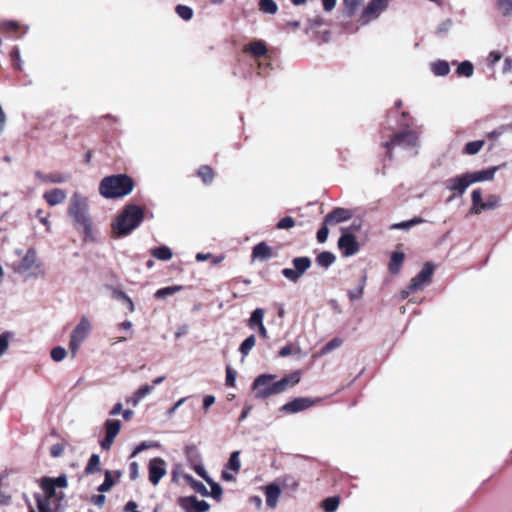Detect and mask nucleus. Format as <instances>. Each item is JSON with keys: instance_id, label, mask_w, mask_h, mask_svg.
<instances>
[{"instance_id": "obj_54", "label": "nucleus", "mask_w": 512, "mask_h": 512, "mask_svg": "<svg viewBox=\"0 0 512 512\" xmlns=\"http://www.w3.org/2000/svg\"><path fill=\"white\" fill-rule=\"evenodd\" d=\"M19 29V23L12 20L2 21L0 23V31H17Z\"/></svg>"}, {"instance_id": "obj_30", "label": "nucleus", "mask_w": 512, "mask_h": 512, "mask_svg": "<svg viewBox=\"0 0 512 512\" xmlns=\"http://www.w3.org/2000/svg\"><path fill=\"white\" fill-rule=\"evenodd\" d=\"M121 429V423L119 420L108 419L105 422L106 436L116 438Z\"/></svg>"}, {"instance_id": "obj_63", "label": "nucleus", "mask_w": 512, "mask_h": 512, "mask_svg": "<svg viewBox=\"0 0 512 512\" xmlns=\"http://www.w3.org/2000/svg\"><path fill=\"white\" fill-rule=\"evenodd\" d=\"M235 379H236L235 372H233V370L230 367H227V369H226V384L231 387L234 386Z\"/></svg>"}, {"instance_id": "obj_49", "label": "nucleus", "mask_w": 512, "mask_h": 512, "mask_svg": "<svg viewBox=\"0 0 512 512\" xmlns=\"http://www.w3.org/2000/svg\"><path fill=\"white\" fill-rule=\"evenodd\" d=\"M176 12H177L178 16L185 21H188V20L192 19V17H193L192 8H190L189 6H186V5H178L176 7Z\"/></svg>"}, {"instance_id": "obj_48", "label": "nucleus", "mask_w": 512, "mask_h": 512, "mask_svg": "<svg viewBox=\"0 0 512 512\" xmlns=\"http://www.w3.org/2000/svg\"><path fill=\"white\" fill-rule=\"evenodd\" d=\"M339 506V499L337 497H330L323 501L322 507L325 512H335Z\"/></svg>"}, {"instance_id": "obj_43", "label": "nucleus", "mask_w": 512, "mask_h": 512, "mask_svg": "<svg viewBox=\"0 0 512 512\" xmlns=\"http://www.w3.org/2000/svg\"><path fill=\"white\" fill-rule=\"evenodd\" d=\"M457 73L461 76L471 77L474 73L473 64L470 61H463L457 67Z\"/></svg>"}, {"instance_id": "obj_31", "label": "nucleus", "mask_w": 512, "mask_h": 512, "mask_svg": "<svg viewBox=\"0 0 512 512\" xmlns=\"http://www.w3.org/2000/svg\"><path fill=\"white\" fill-rule=\"evenodd\" d=\"M404 261V254L402 252H394L391 256L389 269L391 273L396 274L399 272L400 267Z\"/></svg>"}, {"instance_id": "obj_1", "label": "nucleus", "mask_w": 512, "mask_h": 512, "mask_svg": "<svg viewBox=\"0 0 512 512\" xmlns=\"http://www.w3.org/2000/svg\"><path fill=\"white\" fill-rule=\"evenodd\" d=\"M299 381L300 373L297 371L284 376L280 380H276V376L272 374H261L254 379L252 389L256 398L265 399L284 392L288 387L296 385Z\"/></svg>"}, {"instance_id": "obj_7", "label": "nucleus", "mask_w": 512, "mask_h": 512, "mask_svg": "<svg viewBox=\"0 0 512 512\" xmlns=\"http://www.w3.org/2000/svg\"><path fill=\"white\" fill-rule=\"evenodd\" d=\"M88 199L79 192L72 194L69 200L68 215L77 225L90 218Z\"/></svg>"}, {"instance_id": "obj_2", "label": "nucleus", "mask_w": 512, "mask_h": 512, "mask_svg": "<svg viewBox=\"0 0 512 512\" xmlns=\"http://www.w3.org/2000/svg\"><path fill=\"white\" fill-rule=\"evenodd\" d=\"M133 179L126 174L104 177L99 184V194L105 199H117L129 195L134 189Z\"/></svg>"}, {"instance_id": "obj_52", "label": "nucleus", "mask_w": 512, "mask_h": 512, "mask_svg": "<svg viewBox=\"0 0 512 512\" xmlns=\"http://www.w3.org/2000/svg\"><path fill=\"white\" fill-rule=\"evenodd\" d=\"M66 355H67L66 350L61 346L54 347L51 350V358L55 362H61L66 357Z\"/></svg>"}, {"instance_id": "obj_51", "label": "nucleus", "mask_w": 512, "mask_h": 512, "mask_svg": "<svg viewBox=\"0 0 512 512\" xmlns=\"http://www.w3.org/2000/svg\"><path fill=\"white\" fill-rule=\"evenodd\" d=\"M282 485L285 489L296 491L299 487L298 481L292 476H285L282 479Z\"/></svg>"}, {"instance_id": "obj_42", "label": "nucleus", "mask_w": 512, "mask_h": 512, "mask_svg": "<svg viewBox=\"0 0 512 512\" xmlns=\"http://www.w3.org/2000/svg\"><path fill=\"white\" fill-rule=\"evenodd\" d=\"M496 5L503 16H512V0H497Z\"/></svg>"}, {"instance_id": "obj_60", "label": "nucleus", "mask_w": 512, "mask_h": 512, "mask_svg": "<svg viewBox=\"0 0 512 512\" xmlns=\"http://www.w3.org/2000/svg\"><path fill=\"white\" fill-rule=\"evenodd\" d=\"M207 483L210 484L211 486V496L214 498H219L222 494L221 486L218 483L214 482L212 479L211 482Z\"/></svg>"}, {"instance_id": "obj_53", "label": "nucleus", "mask_w": 512, "mask_h": 512, "mask_svg": "<svg viewBox=\"0 0 512 512\" xmlns=\"http://www.w3.org/2000/svg\"><path fill=\"white\" fill-rule=\"evenodd\" d=\"M295 226V221L292 217L286 216L282 218L276 225L277 229L284 230V229H291Z\"/></svg>"}, {"instance_id": "obj_22", "label": "nucleus", "mask_w": 512, "mask_h": 512, "mask_svg": "<svg viewBox=\"0 0 512 512\" xmlns=\"http://www.w3.org/2000/svg\"><path fill=\"white\" fill-rule=\"evenodd\" d=\"M472 199V207L470 212L473 214H480L484 211V208H481V204H484L482 201V192L480 189H474L471 193Z\"/></svg>"}, {"instance_id": "obj_29", "label": "nucleus", "mask_w": 512, "mask_h": 512, "mask_svg": "<svg viewBox=\"0 0 512 512\" xmlns=\"http://www.w3.org/2000/svg\"><path fill=\"white\" fill-rule=\"evenodd\" d=\"M198 176L202 179L204 184H211L214 180V171L208 165L201 166L197 171Z\"/></svg>"}, {"instance_id": "obj_4", "label": "nucleus", "mask_w": 512, "mask_h": 512, "mask_svg": "<svg viewBox=\"0 0 512 512\" xmlns=\"http://www.w3.org/2000/svg\"><path fill=\"white\" fill-rule=\"evenodd\" d=\"M388 156L392 155V150L401 148L412 154L417 152L419 147V139L416 132L412 130H404L394 134L390 141L384 143Z\"/></svg>"}, {"instance_id": "obj_45", "label": "nucleus", "mask_w": 512, "mask_h": 512, "mask_svg": "<svg viewBox=\"0 0 512 512\" xmlns=\"http://www.w3.org/2000/svg\"><path fill=\"white\" fill-rule=\"evenodd\" d=\"M115 484V481L113 480L112 473L107 470L105 472V479L103 483L98 487V491L101 493L108 492Z\"/></svg>"}, {"instance_id": "obj_41", "label": "nucleus", "mask_w": 512, "mask_h": 512, "mask_svg": "<svg viewBox=\"0 0 512 512\" xmlns=\"http://www.w3.org/2000/svg\"><path fill=\"white\" fill-rule=\"evenodd\" d=\"M484 144L485 142L483 140L468 142L464 147V153L475 155L483 148Z\"/></svg>"}, {"instance_id": "obj_62", "label": "nucleus", "mask_w": 512, "mask_h": 512, "mask_svg": "<svg viewBox=\"0 0 512 512\" xmlns=\"http://www.w3.org/2000/svg\"><path fill=\"white\" fill-rule=\"evenodd\" d=\"M9 346L8 335L1 334L0 335V357L6 352Z\"/></svg>"}, {"instance_id": "obj_17", "label": "nucleus", "mask_w": 512, "mask_h": 512, "mask_svg": "<svg viewBox=\"0 0 512 512\" xmlns=\"http://www.w3.org/2000/svg\"><path fill=\"white\" fill-rule=\"evenodd\" d=\"M272 257L271 247L266 242H260L252 249V259L266 261Z\"/></svg>"}, {"instance_id": "obj_36", "label": "nucleus", "mask_w": 512, "mask_h": 512, "mask_svg": "<svg viewBox=\"0 0 512 512\" xmlns=\"http://www.w3.org/2000/svg\"><path fill=\"white\" fill-rule=\"evenodd\" d=\"M226 468L232 470L235 473L239 472V470L241 468L240 452L239 451H234L231 453L230 458L227 462Z\"/></svg>"}, {"instance_id": "obj_47", "label": "nucleus", "mask_w": 512, "mask_h": 512, "mask_svg": "<svg viewBox=\"0 0 512 512\" xmlns=\"http://www.w3.org/2000/svg\"><path fill=\"white\" fill-rule=\"evenodd\" d=\"M99 466H100V457L97 454H93V455H91V457L88 461V464L85 468V472L87 474H91L95 471H98L100 469Z\"/></svg>"}, {"instance_id": "obj_37", "label": "nucleus", "mask_w": 512, "mask_h": 512, "mask_svg": "<svg viewBox=\"0 0 512 512\" xmlns=\"http://www.w3.org/2000/svg\"><path fill=\"white\" fill-rule=\"evenodd\" d=\"M68 180L69 175L63 173L48 174V176H43L44 183L61 184L67 182Z\"/></svg>"}, {"instance_id": "obj_20", "label": "nucleus", "mask_w": 512, "mask_h": 512, "mask_svg": "<svg viewBox=\"0 0 512 512\" xmlns=\"http://www.w3.org/2000/svg\"><path fill=\"white\" fill-rule=\"evenodd\" d=\"M43 198L49 205L55 206L62 203L66 199V193L62 189L55 188L46 191L43 194Z\"/></svg>"}, {"instance_id": "obj_59", "label": "nucleus", "mask_w": 512, "mask_h": 512, "mask_svg": "<svg viewBox=\"0 0 512 512\" xmlns=\"http://www.w3.org/2000/svg\"><path fill=\"white\" fill-rule=\"evenodd\" d=\"M153 391V386H150L148 384L142 385L137 391H135L139 398L142 400L146 396L150 395Z\"/></svg>"}, {"instance_id": "obj_9", "label": "nucleus", "mask_w": 512, "mask_h": 512, "mask_svg": "<svg viewBox=\"0 0 512 512\" xmlns=\"http://www.w3.org/2000/svg\"><path fill=\"white\" fill-rule=\"evenodd\" d=\"M294 269L284 268L282 274L292 282H297L299 278L310 268L311 260L308 257H296L292 260Z\"/></svg>"}, {"instance_id": "obj_11", "label": "nucleus", "mask_w": 512, "mask_h": 512, "mask_svg": "<svg viewBox=\"0 0 512 512\" xmlns=\"http://www.w3.org/2000/svg\"><path fill=\"white\" fill-rule=\"evenodd\" d=\"M149 481L154 485H158L163 476L166 475V462L159 458H153L148 464Z\"/></svg>"}, {"instance_id": "obj_55", "label": "nucleus", "mask_w": 512, "mask_h": 512, "mask_svg": "<svg viewBox=\"0 0 512 512\" xmlns=\"http://www.w3.org/2000/svg\"><path fill=\"white\" fill-rule=\"evenodd\" d=\"M499 201L500 199L498 196L490 195L484 204H481V208H484V210L494 209L498 206Z\"/></svg>"}, {"instance_id": "obj_19", "label": "nucleus", "mask_w": 512, "mask_h": 512, "mask_svg": "<svg viewBox=\"0 0 512 512\" xmlns=\"http://www.w3.org/2000/svg\"><path fill=\"white\" fill-rule=\"evenodd\" d=\"M281 494V489L277 484H269L265 487V495H266V504L270 508H275L279 497Z\"/></svg>"}, {"instance_id": "obj_6", "label": "nucleus", "mask_w": 512, "mask_h": 512, "mask_svg": "<svg viewBox=\"0 0 512 512\" xmlns=\"http://www.w3.org/2000/svg\"><path fill=\"white\" fill-rule=\"evenodd\" d=\"M18 271L27 277L40 278L45 275L43 263L38 259L35 249H29L19 263Z\"/></svg>"}, {"instance_id": "obj_13", "label": "nucleus", "mask_w": 512, "mask_h": 512, "mask_svg": "<svg viewBox=\"0 0 512 512\" xmlns=\"http://www.w3.org/2000/svg\"><path fill=\"white\" fill-rule=\"evenodd\" d=\"M445 187L450 190L457 192L459 195L465 193L466 189L472 185L468 173L447 179L444 183Z\"/></svg>"}, {"instance_id": "obj_16", "label": "nucleus", "mask_w": 512, "mask_h": 512, "mask_svg": "<svg viewBox=\"0 0 512 512\" xmlns=\"http://www.w3.org/2000/svg\"><path fill=\"white\" fill-rule=\"evenodd\" d=\"M352 217V212L345 208H336L328 213L324 220L326 225H336L348 221Z\"/></svg>"}, {"instance_id": "obj_64", "label": "nucleus", "mask_w": 512, "mask_h": 512, "mask_svg": "<svg viewBox=\"0 0 512 512\" xmlns=\"http://www.w3.org/2000/svg\"><path fill=\"white\" fill-rule=\"evenodd\" d=\"M502 72H503L504 74H508V73H511V72H512V58H510V57H506V58L504 59Z\"/></svg>"}, {"instance_id": "obj_46", "label": "nucleus", "mask_w": 512, "mask_h": 512, "mask_svg": "<svg viewBox=\"0 0 512 512\" xmlns=\"http://www.w3.org/2000/svg\"><path fill=\"white\" fill-rule=\"evenodd\" d=\"M342 344L343 340L341 338H333L321 349V354L326 355L332 352L333 350L339 348Z\"/></svg>"}, {"instance_id": "obj_28", "label": "nucleus", "mask_w": 512, "mask_h": 512, "mask_svg": "<svg viewBox=\"0 0 512 512\" xmlns=\"http://www.w3.org/2000/svg\"><path fill=\"white\" fill-rule=\"evenodd\" d=\"M424 221L425 220L423 218H421V217H415V218H413L411 220H408V221L394 223V224H392L391 229H394V230H409L412 227H414L415 225L423 223Z\"/></svg>"}, {"instance_id": "obj_32", "label": "nucleus", "mask_w": 512, "mask_h": 512, "mask_svg": "<svg viewBox=\"0 0 512 512\" xmlns=\"http://www.w3.org/2000/svg\"><path fill=\"white\" fill-rule=\"evenodd\" d=\"M365 284H366V276H363L361 278L359 284L355 288L348 291V296H349L350 300L355 301V300L360 299L363 296Z\"/></svg>"}, {"instance_id": "obj_18", "label": "nucleus", "mask_w": 512, "mask_h": 512, "mask_svg": "<svg viewBox=\"0 0 512 512\" xmlns=\"http://www.w3.org/2000/svg\"><path fill=\"white\" fill-rule=\"evenodd\" d=\"M496 170H497L496 167H491V168L480 170V171L468 172V175H469L471 183L474 184L477 182L492 180L495 176Z\"/></svg>"}, {"instance_id": "obj_50", "label": "nucleus", "mask_w": 512, "mask_h": 512, "mask_svg": "<svg viewBox=\"0 0 512 512\" xmlns=\"http://www.w3.org/2000/svg\"><path fill=\"white\" fill-rule=\"evenodd\" d=\"M10 56L13 60V67L17 70H22L23 67V61L20 55V50L18 47H14L11 50Z\"/></svg>"}, {"instance_id": "obj_33", "label": "nucleus", "mask_w": 512, "mask_h": 512, "mask_svg": "<svg viewBox=\"0 0 512 512\" xmlns=\"http://www.w3.org/2000/svg\"><path fill=\"white\" fill-rule=\"evenodd\" d=\"M316 262L319 266L328 268L335 262V256L330 252L324 251L317 256Z\"/></svg>"}, {"instance_id": "obj_24", "label": "nucleus", "mask_w": 512, "mask_h": 512, "mask_svg": "<svg viewBox=\"0 0 512 512\" xmlns=\"http://www.w3.org/2000/svg\"><path fill=\"white\" fill-rule=\"evenodd\" d=\"M41 488L45 492V495L43 496V498L52 500L55 496H57L56 491H55L56 487L52 483V478L43 477L41 479Z\"/></svg>"}, {"instance_id": "obj_27", "label": "nucleus", "mask_w": 512, "mask_h": 512, "mask_svg": "<svg viewBox=\"0 0 512 512\" xmlns=\"http://www.w3.org/2000/svg\"><path fill=\"white\" fill-rule=\"evenodd\" d=\"M184 479L193 488L195 492L199 493L202 496L209 495L206 486L202 482L195 480L191 475H184Z\"/></svg>"}, {"instance_id": "obj_34", "label": "nucleus", "mask_w": 512, "mask_h": 512, "mask_svg": "<svg viewBox=\"0 0 512 512\" xmlns=\"http://www.w3.org/2000/svg\"><path fill=\"white\" fill-rule=\"evenodd\" d=\"M181 290H182V286H180V285L164 287V288H161L156 291L155 297L157 299H166L167 297H169Z\"/></svg>"}, {"instance_id": "obj_56", "label": "nucleus", "mask_w": 512, "mask_h": 512, "mask_svg": "<svg viewBox=\"0 0 512 512\" xmlns=\"http://www.w3.org/2000/svg\"><path fill=\"white\" fill-rule=\"evenodd\" d=\"M158 446L157 443L155 442H148V441H144L142 443H140L132 452L131 454V457H135L137 456L139 453H141L142 451L146 450V449H149V448H152V447H156Z\"/></svg>"}, {"instance_id": "obj_25", "label": "nucleus", "mask_w": 512, "mask_h": 512, "mask_svg": "<svg viewBox=\"0 0 512 512\" xmlns=\"http://www.w3.org/2000/svg\"><path fill=\"white\" fill-rule=\"evenodd\" d=\"M151 254L158 260L168 261L172 258V250L167 246H159L151 250Z\"/></svg>"}, {"instance_id": "obj_12", "label": "nucleus", "mask_w": 512, "mask_h": 512, "mask_svg": "<svg viewBox=\"0 0 512 512\" xmlns=\"http://www.w3.org/2000/svg\"><path fill=\"white\" fill-rule=\"evenodd\" d=\"M316 402H317V400H313L308 397H299V398H295L291 402L284 404L280 408V410L285 413L294 414V413H298V412H301V411H304V410L310 408Z\"/></svg>"}, {"instance_id": "obj_35", "label": "nucleus", "mask_w": 512, "mask_h": 512, "mask_svg": "<svg viewBox=\"0 0 512 512\" xmlns=\"http://www.w3.org/2000/svg\"><path fill=\"white\" fill-rule=\"evenodd\" d=\"M256 343V337L254 335H250L247 337L240 345L239 352L243 357H246L250 351L253 349Z\"/></svg>"}, {"instance_id": "obj_61", "label": "nucleus", "mask_w": 512, "mask_h": 512, "mask_svg": "<svg viewBox=\"0 0 512 512\" xmlns=\"http://www.w3.org/2000/svg\"><path fill=\"white\" fill-rule=\"evenodd\" d=\"M52 483L55 487L65 488L68 484L66 475L62 474L57 478H52Z\"/></svg>"}, {"instance_id": "obj_3", "label": "nucleus", "mask_w": 512, "mask_h": 512, "mask_svg": "<svg viewBox=\"0 0 512 512\" xmlns=\"http://www.w3.org/2000/svg\"><path fill=\"white\" fill-rule=\"evenodd\" d=\"M144 210L135 204L124 207L112 224V231L116 237H125L132 233L142 223Z\"/></svg>"}, {"instance_id": "obj_5", "label": "nucleus", "mask_w": 512, "mask_h": 512, "mask_svg": "<svg viewBox=\"0 0 512 512\" xmlns=\"http://www.w3.org/2000/svg\"><path fill=\"white\" fill-rule=\"evenodd\" d=\"M92 330V323L87 316H82L70 334L69 350L73 357L78 353L81 345L88 338Z\"/></svg>"}, {"instance_id": "obj_44", "label": "nucleus", "mask_w": 512, "mask_h": 512, "mask_svg": "<svg viewBox=\"0 0 512 512\" xmlns=\"http://www.w3.org/2000/svg\"><path fill=\"white\" fill-rule=\"evenodd\" d=\"M114 297L117 300L123 301L127 305L130 312H133L135 310V306L132 299L124 291L115 290Z\"/></svg>"}, {"instance_id": "obj_14", "label": "nucleus", "mask_w": 512, "mask_h": 512, "mask_svg": "<svg viewBox=\"0 0 512 512\" xmlns=\"http://www.w3.org/2000/svg\"><path fill=\"white\" fill-rule=\"evenodd\" d=\"M185 512H207L210 505L205 500H199L194 496L184 497L180 501Z\"/></svg>"}, {"instance_id": "obj_10", "label": "nucleus", "mask_w": 512, "mask_h": 512, "mask_svg": "<svg viewBox=\"0 0 512 512\" xmlns=\"http://www.w3.org/2000/svg\"><path fill=\"white\" fill-rule=\"evenodd\" d=\"M434 267L430 263H425L420 272L411 279L410 290H421L431 282Z\"/></svg>"}, {"instance_id": "obj_57", "label": "nucleus", "mask_w": 512, "mask_h": 512, "mask_svg": "<svg viewBox=\"0 0 512 512\" xmlns=\"http://www.w3.org/2000/svg\"><path fill=\"white\" fill-rule=\"evenodd\" d=\"M329 225H326L325 221L323 222V226L318 230L317 232V241L319 243L326 242L328 235H329Z\"/></svg>"}, {"instance_id": "obj_40", "label": "nucleus", "mask_w": 512, "mask_h": 512, "mask_svg": "<svg viewBox=\"0 0 512 512\" xmlns=\"http://www.w3.org/2000/svg\"><path fill=\"white\" fill-rule=\"evenodd\" d=\"M77 226L82 228L85 241H94L95 238L93 235L92 223L90 218L77 224Z\"/></svg>"}, {"instance_id": "obj_38", "label": "nucleus", "mask_w": 512, "mask_h": 512, "mask_svg": "<svg viewBox=\"0 0 512 512\" xmlns=\"http://www.w3.org/2000/svg\"><path fill=\"white\" fill-rule=\"evenodd\" d=\"M34 497H35V500L37 503V508H38L39 512H52V508H51L52 500L43 498V496L39 493H36L34 495Z\"/></svg>"}, {"instance_id": "obj_23", "label": "nucleus", "mask_w": 512, "mask_h": 512, "mask_svg": "<svg viewBox=\"0 0 512 512\" xmlns=\"http://www.w3.org/2000/svg\"><path fill=\"white\" fill-rule=\"evenodd\" d=\"M264 315H265L264 309L256 308L252 312L250 318L248 319V323L247 324H248L249 328L255 329L258 326L262 325L263 324Z\"/></svg>"}, {"instance_id": "obj_26", "label": "nucleus", "mask_w": 512, "mask_h": 512, "mask_svg": "<svg viewBox=\"0 0 512 512\" xmlns=\"http://www.w3.org/2000/svg\"><path fill=\"white\" fill-rule=\"evenodd\" d=\"M431 70L436 76H446L450 72V66L448 62L444 60H438L431 64Z\"/></svg>"}, {"instance_id": "obj_21", "label": "nucleus", "mask_w": 512, "mask_h": 512, "mask_svg": "<svg viewBox=\"0 0 512 512\" xmlns=\"http://www.w3.org/2000/svg\"><path fill=\"white\" fill-rule=\"evenodd\" d=\"M244 51L252 54L254 57L259 58L267 54V47L261 40H255L244 47Z\"/></svg>"}, {"instance_id": "obj_58", "label": "nucleus", "mask_w": 512, "mask_h": 512, "mask_svg": "<svg viewBox=\"0 0 512 512\" xmlns=\"http://www.w3.org/2000/svg\"><path fill=\"white\" fill-rule=\"evenodd\" d=\"M501 58L502 54L499 51H491L487 57V63L493 67Z\"/></svg>"}, {"instance_id": "obj_8", "label": "nucleus", "mask_w": 512, "mask_h": 512, "mask_svg": "<svg viewBox=\"0 0 512 512\" xmlns=\"http://www.w3.org/2000/svg\"><path fill=\"white\" fill-rule=\"evenodd\" d=\"M388 5V0H370L360 16V21L366 25L376 20L388 8Z\"/></svg>"}, {"instance_id": "obj_39", "label": "nucleus", "mask_w": 512, "mask_h": 512, "mask_svg": "<svg viewBox=\"0 0 512 512\" xmlns=\"http://www.w3.org/2000/svg\"><path fill=\"white\" fill-rule=\"evenodd\" d=\"M259 9L266 14H275L278 11V6L274 0H260Z\"/></svg>"}, {"instance_id": "obj_15", "label": "nucleus", "mask_w": 512, "mask_h": 512, "mask_svg": "<svg viewBox=\"0 0 512 512\" xmlns=\"http://www.w3.org/2000/svg\"><path fill=\"white\" fill-rule=\"evenodd\" d=\"M338 247L343 251L346 257L355 255L359 250V245L355 237L350 233L343 234L339 238Z\"/></svg>"}]
</instances>
